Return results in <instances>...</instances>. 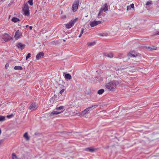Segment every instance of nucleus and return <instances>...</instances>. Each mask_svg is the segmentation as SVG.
<instances>
[{"instance_id":"nucleus-1","label":"nucleus","mask_w":159,"mask_h":159,"mask_svg":"<svg viewBox=\"0 0 159 159\" xmlns=\"http://www.w3.org/2000/svg\"><path fill=\"white\" fill-rule=\"evenodd\" d=\"M117 84L116 82L113 80L110 81L107 83L105 85V88L109 91H114L116 90V88Z\"/></svg>"},{"instance_id":"nucleus-2","label":"nucleus","mask_w":159,"mask_h":159,"mask_svg":"<svg viewBox=\"0 0 159 159\" xmlns=\"http://www.w3.org/2000/svg\"><path fill=\"white\" fill-rule=\"evenodd\" d=\"M69 107L68 108V109L70 108H77L79 107V102L78 101H74L69 103L68 106Z\"/></svg>"},{"instance_id":"nucleus-3","label":"nucleus","mask_w":159,"mask_h":159,"mask_svg":"<svg viewBox=\"0 0 159 159\" xmlns=\"http://www.w3.org/2000/svg\"><path fill=\"white\" fill-rule=\"evenodd\" d=\"M78 18H76L74 20H72L69 22V23L66 24V27L67 29H70L73 26L75 23L78 20Z\"/></svg>"},{"instance_id":"nucleus-4","label":"nucleus","mask_w":159,"mask_h":159,"mask_svg":"<svg viewBox=\"0 0 159 159\" xmlns=\"http://www.w3.org/2000/svg\"><path fill=\"white\" fill-rule=\"evenodd\" d=\"M3 39L5 42L8 41L12 39L11 37L8 34H2L1 35L0 37V39Z\"/></svg>"},{"instance_id":"nucleus-5","label":"nucleus","mask_w":159,"mask_h":159,"mask_svg":"<svg viewBox=\"0 0 159 159\" xmlns=\"http://www.w3.org/2000/svg\"><path fill=\"white\" fill-rule=\"evenodd\" d=\"M29 7L28 5L26 4L23 9V11L24 13V14L25 16H28L30 15L29 12Z\"/></svg>"},{"instance_id":"nucleus-6","label":"nucleus","mask_w":159,"mask_h":159,"mask_svg":"<svg viewBox=\"0 0 159 159\" xmlns=\"http://www.w3.org/2000/svg\"><path fill=\"white\" fill-rule=\"evenodd\" d=\"M90 111L89 107L86 108L82 112L79 113L78 115L80 116H83L87 114H88L89 113Z\"/></svg>"},{"instance_id":"nucleus-7","label":"nucleus","mask_w":159,"mask_h":159,"mask_svg":"<svg viewBox=\"0 0 159 159\" xmlns=\"http://www.w3.org/2000/svg\"><path fill=\"white\" fill-rule=\"evenodd\" d=\"M79 5V1L77 0L74 2L72 5V10L73 12L76 11L78 9Z\"/></svg>"},{"instance_id":"nucleus-8","label":"nucleus","mask_w":159,"mask_h":159,"mask_svg":"<svg viewBox=\"0 0 159 159\" xmlns=\"http://www.w3.org/2000/svg\"><path fill=\"white\" fill-rule=\"evenodd\" d=\"M38 107L37 104L36 102H33L30 106L29 109L32 111H34L37 109Z\"/></svg>"},{"instance_id":"nucleus-9","label":"nucleus","mask_w":159,"mask_h":159,"mask_svg":"<svg viewBox=\"0 0 159 159\" xmlns=\"http://www.w3.org/2000/svg\"><path fill=\"white\" fill-rule=\"evenodd\" d=\"M101 23L102 21H100L94 20L90 22V25L91 27H93L101 24Z\"/></svg>"},{"instance_id":"nucleus-10","label":"nucleus","mask_w":159,"mask_h":159,"mask_svg":"<svg viewBox=\"0 0 159 159\" xmlns=\"http://www.w3.org/2000/svg\"><path fill=\"white\" fill-rule=\"evenodd\" d=\"M127 56L129 57H136L137 55L135 52L133 51L130 52L128 54Z\"/></svg>"},{"instance_id":"nucleus-11","label":"nucleus","mask_w":159,"mask_h":159,"mask_svg":"<svg viewBox=\"0 0 159 159\" xmlns=\"http://www.w3.org/2000/svg\"><path fill=\"white\" fill-rule=\"evenodd\" d=\"M21 35V34L20 31L19 30H17L16 32L14 37L16 39H17L20 38Z\"/></svg>"},{"instance_id":"nucleus-12","label":"nucleus","mask_w":159,"mask_h":159,"mask_svg":"<svg viewBox=\"0 0 159 159\" xmlns=\"http://www.w3.org/2000/svg\"><path fill=\"white\" fill-rule=\"evenodd\" d=\"M63 111H53L51 113L50 116H53L55 115H57L58 114L61 113H62L63 112Z\"/></svg>"},{"instance_id":"nucleus-13","label":"nucleus","mask_w":159,"mask_h":159,"mask_svg":"<svg viewBox=\"0 0 159 159\" xmlns=\"http://www.w3.org/2000/svg\"><path fill=\"white\" fill-rule=\"evenodd\" d=\"M16 46L19 49L21 50L23 49L25 47V45L20 43H18L17 44Z\"/></svg>"},{"instance_id":"nucleus-14","label":"nucleus","mask_w":159,"mask_h":159,"mask_svg":"<svg viewBox=\"0 0 159 159\" xmlns=\"http://www.w3.org/2000/svg\"><path fill=\"white\" fill-rule=\"evenodd\" d=\"M108 10V6L107 5V3H105L104 4V7H103L100 10V12H102V11H104L105 12Z\"/></svg>"},{"instance_id":"nucleus-15","label":"nucleus","mask_w":159,"mask_h":159,"mask_svg":"<svg viewBox=\"0 0 159 159\" xmlns=\"http://www.w3.org/2000/svg\"><path fill=\"white\" fill-rule=\"evenodd\" d=\"M44 56V53L42 52H41L37 55L36 58L37 60H39L41 58V57H43Z\"/></svg>"},{"instance_id":"nucleus-16","label":"nucleus","mask_w":159,"mask_h":159,"mask_svg":"<svg viewBox=\"0 0 159 159\" xmlns=\"http://www.w3.org/2000/svg\"><path fill=\"white\" fill-rule=\"evenodd\" d=\"M65 77L66 79L67 80H70L72 78L71 75L68 74H66L65 75Z\"/></svg>"},{"instance_id":"nucleus-17","label":"nucleus","mask_w":159,"mask_h":159,"mask_svg":"<svg viewBox=\"0 0 159 159\" xmlns=\"http://www.w3.org/2000/svg\"><path fill=\"white\" fill-rule=\"evenodd\" d=\"M23 137L27 141H28L30 139V138L28 136L27 132H26L24 134Z\"/></svg>"},{"instance_id":"nucleus-18","label":"nucleus","mask_w":159,"mask_h":159,"mask_svg":"<svg viewBox=\"0 0 159 159\" xmlns=\"http://www.w3.org/2000/svg\"><path fill=\"white\" fill-rule=\"evenodd\" d=\"M11 21L13 22L16 23L18 21H19L20 20L19 18H18L16 17H13L11 19Z\"/></svg>"},{"instance_id":"nucleus-19","label":"nucleus","mask_w":159,"mask_h":159,"mask_svg":"<svg viewBox=\"0 0 159 159\" xmlns=\"http://www.w3.org/2000/svg\"><path fill=\"white\" fill-rule=\"evenodd\" d=\"M98 106V105L95 104L93 106L91 107H89V109L90 111H91L92 110H93L95 109L96 107H97Z\"/></svg>"},{"instance_id":"nucleus-20","label":"nucleus","mask_w":159,"mask_h":159,"mask_svg":"<svg viewBox=\"0 0 159 159\" xmlns=\"http://www.w3.org/2000/svg\"><path fill=\"white\" fill-rule=\"evenodd\" d=\"M104 55L106 56L110 57L111 58L113 57V54L112 53H105L104 54Z\"/></svg>"},{"instance_id":"nucleus-21","label":"nucleus","mask_w":159,"mask_h":159,"mask_svg":"<svg viewBox=\"0 0 159 159\" xmlns=\"http://www.w3.org/2000/svg\"><path fill=\"white\" fill-rule=\"evenodd\" d=\"M12 159H20V158L18 157L14 153H13L12 154Z\"/></svg>"},{"instance_id":"nucleus-22","label":"nucleus","mask_w":159,"mask_h":159,"mask_svg":"<svg viewBox=\"0 0 159 159\" xmlns=\"http://www.w3.org/2000/svg\"><path fill=\"white\" fill-rule=\"evenodd\" d=\"M14 69L15 70H22V68L21 66H16L14 67Z\"/></svg>"},{"instance_id":"nucleus-23","label":"nucleus","mask_w":159,"mask_h":159,"mask_svg":"<svg viewBox=\"0 0 159 159\" xmlns=\"http://www.w3.org/2000/svg\"><path fill=\"white\" fill-rule=\"evenodd\" d=\"M104 90L103 89H101L99 90L98 91V93L99 95L102 94L104 92Z\"/></svg>"},{"instance_id":"nucleus-24","label":"nucleus","mask_w":159,"mask_h":159,"mask_svg":"<svg viewBox=\"0 0 159 159\" xmlns=\"http://www.w3.org/2000/svg\"><path fill=\"white\" fill-rule=\"evenodd\" d=\"M85 150L86 151H89L91 152H92L94 151L93 149L91 148H86L85 149Z\"/></svg>"},{"instance_id":"nucleus-25","label":"nucleus","mask_w":159,"mask_h":159,"mask_svg":"<svg viewBox=\"0 0 159 159\" xmlns=\"http://www.w3.org/2000/svg\"><path fill=\"white\" fill-rule=\"evenodd\" d=\"M95 44V43L94 42H90V43H88V45L89 46H93Z\"/></svg>"},{"instance_id":"nucleus-26","label":"nucleus","mask_w":159,"mask_h":159,"mask_svg":"<svg viewBox=\"0 0 159 159\" xmlns=\"http://www.w3.org/2000/svg\"><path fill=\"white\" fill-rule=\"evenodd\" d=\"M64 108V107L62 106H61L59 107H57L56 108V109L57 111L58 110H61L63 109Z\"/></svg>"},{"instance_id":"nucleus-27","label":"nucleus","mask_w":159,"mask_h":159,"mask_svg":"<svg viewBox=\"0 0 159 159\" xmlns=\"http://www.w3.org/2000/svg\"><path fill=\"white\" fill-rule=\"evenodd\" d=\"M84 32V29L82 28L81 29V32H80V33L79 36V37H81L82 34H83Z\"/></svg>"},{"instance_id":"nucleus-28","label":"nucleus","mask_w":159,"mask_h":159,"mask_svg":"<svg viewBox=\"0 0 159 159\" xmlns=\"http://www.w3.org/2000/svg\"><path fill=\"white\" fill-rule=\"evenodd\" d=\"M5 120V117L3 116H0V121H3Z\"/></svg>"},{"instance_id":"nucleus-29","label":"nucleus","mask_w":159,"mask_h":159,"mask_svg":"<svg viewBox=\"0 0 159 159\" xmlns=\"http://www.w3.org/2000/svg\"><path fill=\"white\" fill-rule=\"evenodd\" d=\"M33 0H30L28 2V3L31 6H32L33 5Z\"/></svg>"},{"instance_id":"nucleus-30","label":"nucleus","mask_w":159,"mask_h":159,"mask_svg":"<svg viewBox=\"0 0 159 159\" xmlns=\"http://www.w3.org/2000/svg\"><path fill=\"white\" fill-rule=\"evenodd\" d=\"M31 54L29 53H28L26 57V59L27 60L29 58L31 57Z\"/></svg>"},{"instance_id":"nucleus-31","label":"nucleus","mask_w":159,"mask_h":159,"mask_svg":"<svg viewBox=\"0 0 159 159\" xmlns=\"http://www.w3.org/2000/svg\"><path fill=\"white\" fill-rule=\"evenodd\" d=\"M152 1H148L146 3V6H148L150 4H152Z\"/></svg>"},{"instance_id":"nucleus-32","label":"nucleus","mask_w":159,"mask_h":159,"mask_svg":"<svg viewBox=\"0 0 159 159\" xmlns=\"http://www.w3.org/2000/svg\"><path fill=\"white\" fill-rule=\"evenodd\" d=\"M65 89H63L61 90V91L60 92V94L61 95L64 92Z\"/></svg>"},{"instance_id":"nucleus-33","label":"nucleus","mask_w":159,"mask_h":159,"mask_svg":"<svg viewBox=\"0 0 159 159\" xmlns=\"http://www.w3.org/2000/svg\"><path fill=\"white\" fill-rule=\"evenodd\" d=\"M9 66V64L8 63H7L6 64L5 66V68L6 69H7Z\"/></svg>"},{"instance_id":"nucleus-34","label":"nucleus","mask_w":159,"mask_h":159,"mask_svg":"<svg viewBox=\"0 0 159 159\" xmlns=\"http://www.w3.org/2000/svg\"><path fill=\"white\" fill-rule=\"evenodd\" d=\"M131 8L130 6H127V11L130 10L131 9Z\"/></svg>"},{"instance_id":"nucleus-35","label":"nucleus","mask_w":159,"mask_h":159,"mask_svg":"<svg viewBox=\"0 0 159 159\" xmlns=\"http://www.w3.org/2000/svg\"><path fill=\"white\" fill-rule=\"evenodd\" d=\"M130 7H131V8L133 9L134 8V4L132 3V4L131 5H130Z\"/></svg>"},{"instance_id":"nucleus-36","label":"nucleus","mask_w":159,"mask_h":159,"mask_svg":"<svg viewBox=\"0 0 159 159\" xmlns=\"http://www.w3.org/2000/svg\"><path fill=\"white\" fill-rule=\"evenodd\" d=\"M151 49L152 50H156L157 49V47H153L152 48H151Z\"/></svg>"},{"instance_id":"nucleus-37","label":"nucleus","mask_w":159,"mask_h":159,"mask_svg":"<svg viewBox=\"0 0 159 159\" xmlns=\"http://www.w3.org/2000/svg\"><path fill=\"white\" fill-rule=\"evenodd\" d=\"M66 18V15H64L62 16L61 18L62 19H65Z\"/></svg>"},{"instance_id":"nucleus-38","label":"nucleus","mask_w":159,"mask_h":159,"mask_svg":"<svg viewBox=\"0 0 159 159\" xmlns=\"http://www.w3.org/2000/svg\"><path fill=\"white\" fill-rule=\"evenodd\" d=\"M29 28H30V30H32V29L33 28V27L31 26H30Z\"/></svg>"},{"instance_id":"nucleus-39","label":"nucleus","mask_w":159,"mask_h":159,"mask_svg":"<svg viewBox=\"0 0 159 159\" xmlns=\"http://www.w3.org/2000/svg\"><path fill=\"white\" fill-rule=\"evenodd\" d=\"M157 10L158 11H159V6L157 8Z\"/></svg>"},{"instance_id":"nucleus-40","label":"nucleus","mask_w":159,"mask_h":159,"mask_svg":"<svg viewBox=\"0 0 159 159\" xmlns=\"http://www.w3.org/2000/svg\"><path fill=\"white\" fill-rule=\"evenodd\" d=\"M101 12H100V11L99 12V14L98 15V16H99V15H100V13H101Z\"/></svg>"},{"instance_id":"nucleus-41","label":"nucleus","mask_w":159,"mask_h":159,"mask_svg":"<svg viewBox=\"0 0 159 159\" xmlns=\"http://www.w3.org/2000/svg\"><path fill=\"white\" fill-rule=\"evenodd\" d=\"M1 129H0V135L1 134Z\"/></svg>"},{"instance_id":"nucleus-42","label":"nucleus","mask_w":159,"mask_h":159,"mask_svg":"<svg viewBox=\"0 0 159 159\" xmlns=\"http://www.w3.org/2000/svg\"><path fill=\"white\" fill-rule=\"evenodd\" d=\"M28 26H29V25H26V27H27Z\"/></svg>"},{"instance_id":"nucleus-43","label":"nucleus","mask_w":159,"mask_h":159,"mask_svg":"<svg viewBox=\"0 0 159 159\" xmlns=\"http://www.w3.org/2000/svg\"><path fill=\"white\" fill-rule=\"evenodd\" d=\"M116 73L117 74V75H118V74H117V73L116 72Z\"/></svg>"}]
</instances>
